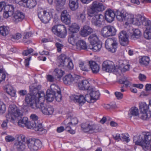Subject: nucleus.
Instances as JSON below:
<instances>
[{
    "mask_svg": "<svg viewBox=\"0 0 151 151\" xmlns=\"http://www.w3.org/2000/svg\"><path fill=\"white\" fill-rule=\"evenodd\" d=\"M25 5H24L23 7L32 8L36 5L35 0H25Z\"/></svg>",
    "mask_w": 151,
    "mask_h": 151,
    "instance_id": "36",
    "label": "nucleus"
},
{
    "mask_svg": "<svg viewBox=\"0 0 151 151\" xmlns=\"http://www.w3.org/2000/svg\"><path fill=\"white\" fill-rule=\"evenodd\" d=\"M65 0H55V2L57 6H63L65 3Z\"/></svg>",
    "mask_w": 151,
    "mask_h": 151,
    "instance_id": "63",
    "label": "nucleus"
},
{
    "mask_svg": "<svg viewBox=\"0 0 151 151\" xmlns=\"http://www.w3.org/2000/svg\"><path fill=\"white\" fill-rule=\"evenodd\" d=\"M54 93H52L50 92V90H47L46 94V100L49 102L52 101L54 99Z\"/></svg>",
    "mask_w": 151,
    "mask_h": 151,
    "instance_id": "47",
    "label": "nucleus"
},
{
    "mask_svg": "<svg viewBox=\"0 0 151 151\" xmlns=\"http://www.w3.org/2000/svg\"><path fill=\"white\" fill-rule=\"evenodd\" d=\"M144 37L147 39H151V31L145 30L144 33Z\"/></svg>",
    "mask_w": 151,
    "mask_h": 151,
    "instance_id": "62",
    "label": "nucleus"
},
{
    "mask_svg": "<svg viewBox=\"0 0 151 151\" xmlns=\"http://www.w3.org/2000/svg\"><path fill=\"white\" fill-rule=\"evenodd\" d=\"M55 75L58 78H61L64 73V71L60 69L56 68L55 70Z\"/></svg>",
    "mask_w": 151,
    "mask_h": 151,
    "instance_id": "53",
    "label": "nucleus"
},
{
    "mask_svg": "<svg viewBox=\"0 0 151 151\" xmlns=\"http://www.w3.org/2000/svg\"><path fill=\"white\" fill-rule=\"evenodd\" d=\"M118 43L116 39L114 38H109L106 41L105 47L109 52L114 53L117 47Z\"/></svg>",
    "mask_w": 151,
    "mask_h": 151,
    "instance_id": "7",
    "label": "nucleus"
},
{
    "mask_svg": "<svg viewBox=\"0 0 151 151\" xmlns=\"http://www.w3.org/2000/svg\"><path fill=\"white\" fill-rule=\"evenodd\" d=\"M61 21L67 24H68L70 22V16L66 10H63L61 12Z\"/></svg>",
    "mask_w": 151,
    "mask_h": 151,
    "instance_id": "19",
    "label": "nucleus"
},
{
    "mask_svg": "<svg viewBox=\"0 0 151 151\" xmlns=\"http://www.w3.org/2000/svg\"><path fill=\"white\" fill-rule=\"evenodd\" d=\"M91 44H95L99 42V35L96 34H93L91 35L88 37Z\"/></svg>",
    "mask_w": 151,
    "mask_h": 151,
    "instance_id": "28",
    "label": "nucleus"
},
{
    "mask_svg": "<svg viewBox=\"0 0 151 151\" xmlns=\"http://www.w3.org/2000/svg\"><path fill=\"white\" fill-rule=\"evenodd\" d=\"M79 27L78 24L76 23H74L70 27L69 30L71 32L75 33L79 31Z\"/></svg>",
    "mask_w": 151,
    "mask_h": 151,
    "instance_id": "49",
    "label": "nucleus"
},
{
    "mask_svg": "<svg viewBox=\"0 0 151 151\" xmlns=\"http://www.w3.org/2000/svg\"><path fill=\"white\" fill-rule=\"evenodd\" d=\"M105 7L102 3L97 1H94L92 4L91 8L88 11L89 16L92 17L91 22L92 24L98 27H100L102 22L104 20L103 15L98 14V12L103 11Z\"/></svg>",
    "mask_w": 151,
    "mask_h": 151,
    "instance_id": "1",
    "label": "nucleus"
},
{
    "mask_svg": "<svg viewBox=\"0 0 151 151\" xmlns=\"http://www.w3.org/2000/svg\"><path fill=\"white\" fill-rule=\"evenodd\" d=\"M22 115V114L20 109L15 105H13L9 106V113L6 117L7 119H10L12 122L20 118Z\"/></svg>",
    "mask_w": 151,
    "mask_h": 151,
    "instance_id": "4",
    "label": "nucleus"
},
{
    "mask_svg": "<svg viewBox=\"0 0 151 151\" xmlns=\"http://www.w3.org/2000/svg\"><path fill=\"white\" fill-rule=\"evenodd\" d=\"M47 90H50V92L54 93L57 92H59L61 91L59 87L54 84H52L50 86V89H49Z\"/></svg>",
    "mask_w": 151,
    "mask_h": 151,
    "instance_id": "48",
    "label": "nucleus"
},
{
    "mask_svg": "<svg viewBox=\"0 0 151 151\" xmlns=\"http://www.w3.org/2000/svg\"><path fill=\"white\" fill-rule=\"evenodd\" d=\"M115 14L112 10L108 9L106 11L105 15L106 20L108 22H111L114 20L115 17Z\"/></svg>",
    "mask_w": 151,
    "mask_h": 151,
    "instance_id": "18",
    "label": "nucleus"
},
{
    "mask_svg": "<svg viewBox=\"0 0 151 151\" xmlns=\"http://www.w3.org/2000/svg\"><path fill=\"white\" fill-rule=\"evenodd\" d=\"M9 28L7 26H2L0 27V33L1 35L6 36L9 33Z\"/></svg>",
    "mask_w": 151,
    "mask_h": 151,
    "instance_id": "38",
    "label": "nucleus"
},
{
    "mask_svg": "<svg viewBox=\"0 0 151 151\" xmlns=\"http://www.w3.org/2000/svg\"><path fill=\"white\" fill-rule=\"evenodd\" d=\"M81 127V130L85 133H92L99 131V126L91 122L83 123Z\"/></svg>",
    "mask_w": 151,
    "mask_h": 151,
    "instance_id": "5",
    "label": "nucleus"
},
{
    "mask_svg": "<svg viewBox=\"0 0 151 151\" xmlns=\"http://www.w3.org/2000/svg\"><path fill=\"white\" fill-rule=\"evenodd\" d=\"M66 119L63 122V124L65 126V129L67 132H69L71 134H74L75 133V131L74 130H73L72 127H74V126H71V124L70 123H67Z\"/></svg>",
    "mask_w": 151,
    "mask_h": 151,
    "instance_id": "27",
    "label": "nucleus"
},
{
    "mask_svg": "<svg viewBox=\"0 0 151 151\" xmlns=\"http://www.w3.org/2000/svg\"><path fill=\"white\" fill-rule=\"evenodd\" d=\"M78 86L80 89L82 90H91V87L90 86V84L87 80L82 81L78 83Z\"/></svg>",
    "mask_w": 151,
    "mask_h": 151,
    "instance_id": "21",
    "label": "nucleus"
},
{
    "mask_svg": "<svg viewBox=\"0 0 151 151\" xmlns=\"http://www.w3.org/2000/svg\"><path fill=\"white\" fill-rule=\"evenodd\" d=\"M37 127L38 125L36 123L28 121L26 127L28 129H32Z\"/></svg>",
    "mask_w": 151,
    "mask_h": 151,
    "instance_id": "57",
    "label": "nucleus"
},
{
    "mask_svg": "<svg viewBox=\"0 0 151 151\" xmlns=\"http://www.w3.org/2000/svg\"><path fill=\"white\" fill-rule=\"evenodd\" d=\"M119 68L122 71L125 72L129 70L130 65L126 60H120Z\"/></svg>",
    "mask_w": 151,
    "mask_h": 151,
    "instance_id": "23",
    "label": "nucleus"
},
{
    "mask_svg": "<svg viewBox=\"0 0 151 151\" xmlns=\"http://www.w3.org/2000/svg\"><path fill=\"white\" fill-rule=\"evenodd\" d=\"M12 20L15 23L21 22L24 18L25 16L23 13L19 11H16L12 15Z\"/></svg>",
    "mask_w": 151,
    "mask_h": 151,
    "instance_id": "16",
    "label": "nucleus"
},
{
    "mask_svg": "<svg viewBox=\"0 0 151 151\" xmlns=\"http://www.w3.org/2000/svg\"><path fill=\"white\" fill-rule=\"evenodd\" d=\"M54 108L51 106H48L47 107H46L43 114L45 115H51L54 112Z\"/></svg>",
    "mask_w": 151,
    "mask_h": 151,
    "instance_id": "51",
    "label": "nucleus"
},
{
    "mask_svg": "<svg viewBox=\"0 0 151 151\" xmlns=\"http://www.w3.org/2000/svg\"><path fill=\"white\" fill-rule=\"evenodd\" d=\"M139 62L140 64L147 66L149 63L150 58L148 57L143 56L139 59Z\"/></svg>",
    "mask_w": 151,
    "mask_h": 151,
    "instance_id": "44",
    "label": "nucleus"
},
{
    "mask_svg": "<svg viewBox=\"0 0 151 151\" xmlns=\"http://www.w3.org/2000/svg\"><path fill=\"white\" fill-rule=\"evenodd\" d=\"M37 99L30 94L28 93L25 96V100L27 104H30L32 102L35 101V100H37Z\"/></svg>",
    "mask_w": 151,
    "mask_h": 151,
    "instance_id": "39",
    "label": "nucleus"
},
{
    "mask_svg": "<svg viewBox=\"0 0 151 151\" xmlns=\"http://www.w3.org/2000/svg\"><path fill=\"white\" fill-rule=\"evenodd\" d=\"M91 93L89 94H87L84 96V99L85 100V102L86 101L87 102L89 103H93L94 102V101L93 100Z\"/></svg>",
    "mask_w": 151,
    "mask_h": 151,
    "instance_id": "54",
    "label": "nucleus"
},
{
    "mask_svg": "<svg viewBox=\"0 0 151 151\" xmlns=\"http://www.w3.org/2000/svg\"><path fill=\"white\" fill-rule=\"evenodd\" d=\"M151 138V134L149 133L145 134H143L139 135L138 137H133V141L135 145L142 146L145 150L146 146L148 145L149 140Z\"/></svg>",
    "mask_w": 151,
    "mask_h": 151,
    "instance_id": "3",
    "label": "nucleus"
},
{
    "mask_svg": "<svg viewBox=\"0 0 151 151\" xmlns=\"http://www.w3.org/2000/svg\"><path fill=\"white\" fill-rule=\"evenodd\" d=\"M6 77V73L3 68L0 69V83L5 80Z\"/></svg>",
    "mask_w": 151,
    "mask_h": 151,
    "instance_id": "52",
    "label": "nucleus"
},
{
    "mask_svg": "<svg viewBox=\"0 0 151 151\" xmlns=\"http://www.w3.org/2000/svg\"><path fill=\"white\" fill-rule=\"evenodd\" d=\"M53 9H51L49 11L42 10L38 13V17L42 22L47 23L49 22L53 16Z\"/></svg>",
    "mask_w": 151,
    "mask_h": 151,
    "instance_id": "10",
    "label": "nucleus"
},
{
    "mask_svg": "<svg viewBox=\"0 0 151 151\" xmlns=\"http://www.w3.org/2000/svg\"><path fill=\"white\" fill-rule=\"evenodd\" d=\"M78 0H69V6L70 9L72 11H75L79 7Z\"/></svg>",
    "mask_w": 151,
    "mask_h": 151,
    "instance_id": "26",
    "label": "nucleus"
},
{
    "mask_svg": "<svg viewBox=\"0 0 151 151\" xmlns=\"http://www.w3.org/2000/svg\"><path fill=\"white\" fill-rule=\"evenodd\" d=\"M116 32L115 28L110 25L104 26L102 28L101 32V35L104 37L114 35Z\"/></svg>",
    "mask_w": 151,
    "mask_h": 151,
    "instance_id": "12",
    "label": "nucleus"
},
{
    "mask_svg": "<svg viewBox=\"0 0 151 151\" xmlns=\"http://www.w3.org/2000/svg\"><path fill=\"white\" fill-rule=\"evenodd\" d=\"M29 148L31 151H37L38 149L37 139H27L24 135H20L17 137V141L14 145V147L17 151H24L25 149L26 146L24 142L25 140Z\"/></svg>",
    "mask_w": 151,
    "mask_h": 151,
    "instance_id": "2",
    "label": "nucleus"
},
{
    "mask_svg": "<svg viewBox=\"0 0 151 151\" xmlns=\"http://www.w3.org/2000/svg\"><path fill=\"white\" fill-rule=\"evenodd\" d=\"M138 115L139 111L137 108L133 107L130 109L128 113L129 117L131 118L132 116L134 117L138 116Z\"/></svg>",
    "mask_w": 151,
    "mask_h": 151,
    "instance_id": "33",
    "label": "nucleus"
},
{
    "mask_svg": "<svg viewBox=\"0 0 151 151\" xmlns=\"http://www.w3.org/2000/svg\"><path fill=\"white\" fill-rule=\"evenodd\" d=\"M67 123H70L71 124L72 126H75V125L77 124L78 121L76 117H70L66 119Z\"/></svg>",
    "mask_w": 151,
    "mask_h": 151,
    "instance_id": "45",
    "label": "nucleus"
},
{
    "mask_svg": "<svg viewBox=\"0 0 151 151\" xmlns=\"http://www.w3.org/2000/svg\"><path fill=\"white\" fill-rule=\"evenodd\" d=\"M115 68L114 63L112 61L106 60L104 61L102 64V69L106 72H112L115 70Z\"/></svg>",
    "mask_w": 151,
    "mask_h": 151,
    "instance_id": "14",
    "label": "nucleus"
},
{
    "mask_svg": "<svg viewBox=\"0 0 151 151\" xmlns=\"http://www.w3.org/2000/svg\"><path fill=\"white\" fill-rule=\"evenodd\" d=\"M101 47V45L98 42L95 44H90L88 46V49H91L93 51L96 52L99 51Z\"/></svg>",
    "mask_w": 151,
    "mask_h": 151,
    "instance_id": "32",
    "label": "nucleus"
},
{
    "mask_svg": "<svg viewBox=\"0 0 151 151\" xmlns=\"http://www.w3.org/2000/svg\"><path fill=\"white\" fill-rule=\"evenodd\" d=\"M7 93L12 96H14L16 94V92L13 89L12 87L10 84L6 85L4 87Z\"/></svg>",
    "mask_w": 151,
    "mask_h": 151,
    "instance_id": "30",
    "label": "nucleus"
},
{
    "mask_svg": "<svg viewBox=\"0 0 151 151\" xmlns=\"http://www.w3.org/2000/svg\"><path fill=\"white\" fill-rule=\"evenodd\" d=\"M34 50L32 48H28L27 50H24L22 52V54L24 56H27L29 54L32 52Z\"/></svg>",
    "mask_w": 151,
    "mask_h": 151,
    "instance_id": "64",
    "label": "nucleus"
},
{
    "mask_svg": "<svg viewBox=\"0 0 151 151\" xmlns=\"http://www.w3.org/2000/svg\"><path fill=\"white\" fill-rule=\"evenodd\" d=\"M139 106L141 112H147L148 110L150 111L149 105L145 102H139Z\"/></svg>",
    "mask_w": 151,
    "mask_h": 151,
    "instance_id": "34",
    "label": "nucleus"
},
{
    "mask_svg": "<svg viewBox=\"0 0 151 151\" xmlns=\"http://www.w3.org/2000/svg\"><path fill=\"white\" fill-rule=\"evenodd\" d=\"M70 98L74 102L78 103L79 104H83L85 103L84 96L82 95H73L70 96Z\"/></svg>",
    "mask_w": 151,
    "mask_h": 151,
    "instance_id": "20",
    "label": "nucleus"
},
{
    "mask_svg": "<svg viewBox=\"0 0 151 151\" xmlns=\"http://www.w3.org/2000/svg\"><path fill=\"white\" fill-rule=\"evenodd\" d=\"M79 66L82 70L88 71L89 70L90 67L89 62V63L81 62L79 63Z\"/></svg>",
    "mask_w": 151,
    "mask_h": 151,
    "instance_id": "37",
    "label": "nucleus"
},
{
    "mask_svg": "<svg viewBox=\"0 0 151 151\" xmlns=\"http://www.w3.org/2000/svg\"><path fill=\"white\" fill-rule=\"evenodd\" d=\"M51 30L54 34L61 38L64 37L67 34L66 27L63 25H55L52 27Z\"/></svg>",
    "mask_w": 151,
    "mask_h": 151,
    "instance_id": "8",
    "label": "nucleus"
},
{
    "mask_svg": "<svg viewBox=\"0 0 151 151\" xmlns=\"http://www.w3.org/2000/svg\"><path fill=\"white\" fill-rule=\"evenodd\" d=\"M46 132V130L42 128V124H38V135H42L45 134Z\"/></svg>",
    "mask_w": 151,
    "mask_h": 151,
    "instance_id": "60",
    "label": "nucleus"
},
{
    "mask_svg": "<svg viewBox=\"0 0 151 151\" xmlns=\"http://www.w3.org/2000/svg\"><path fill=\"white\" fill-rule=\"evenodd\" d=\"M142 25L144 26L145 30L151 31V21L145 20L142 22Z\"/></svg>",
    "mask_w": 151,
    "mask_h": 151,
    "instance_id": "46",
    "label": "nucleus"
},
{
    "mask_svg": "<svg viewBox=\"0 0 151 151\" xmlns=\"http://www.w3.org/2000/svg\"><path fill=\"white\" fill-rule=\"evenodd\" d=\"M77 39L75 34H70L68 37V42L73 46L76 44Z\"/></svg>",
    "mask_w": 151,
    "mask_h": 151,
    "instance_id": "42",
    "label": "nucleus"
},
{
    "mask_svg": "<svg viewBox=\"0 0 151 151\" xmlns=\"http://www.w3.org/2000/svg\"><path fill=\"white\" fill-rule=\"evenodd\" d=\"M4 8V17L7 18L12 16L14 11V7L13 5H6V3L4 1L0 2V12Z\"/></svg>",
    "mask_w": 151,
    "mask_h": 151,
    "instance_id": "6",
    "label": "nucleus"
},
{
    "mask_svg": "<svg viewBox=\"0 0 151 151\" xmlns=\"http://www.w3.org/2000/svg\"><path fill=\"white\" fill-rule=\"evenodd\" d=\"M126 13L123 11H118L117 12L116 18L117 20L120 21H125Z\"/></svg>",
    "mask_w": 151,
    "mask_h": 151,
    "instance_id": "41",
    "label": "nucleus"
},
{
    "mask_svg": "<svg viewBox=\"0 0 151 151\" xmlns=\"http://www.w3.org/2000/svg\"><path fill=\"white\" fill-rule=\"evenodd\" d=\"M119 37L120 43L121 45L126 46L128 44V36L125 31H121L119 34Z\"/></svg>",
    "mask_w": 151,
    "mask_h": 151,
    "instance_id": "15",
    "label": "nucleus"
},
{
    "mask_svg": "<svg viewBox=\"0 0 151 151\" xmlns=\"http://www.w3.org/2000/svg\"><path fill=\"white\" fill-rule=\"evenodd\" d=\"M6 111V106L3 103L0 101V114H4Z\"/></svg>",
    "mask_w": 151,
    "mask_h": 151,
    "instance_id": "61",
    "label": "nucleus"
},
{
    "mask_svg": "<svg viewBox=\"0 0 151 151\" xmlns=\"http://www.w3.org/2000/svg\"><path fill=\"white\" fill-rule=\"evenodd\" d=\"M133 32L131 36V39L135 40L136 39L139 38L142 35L140 30L138 29H133Z\"/></svg>",
    "mask_w": 151,
    "mask_h": 151,
    "instance_id": "29",
    "label": "nucleus"
},
{
    "mask_svg": "<svg viewBox=\"0 0 151 151\" xmlns=\"http://www.w3.org/2000/svg\"><path fill=\"white\" fill-rule=\"evenodd\" d=\"M80 76L78 75L68 74L63 78L64 83L67 85H70L78 83L80 81Z\"/></svg>",
    "mask_w": 151,
    "mask_h": 151,
    "instance_id": "11",
    "label": "nucleus"
},
{
    "mask_svg": "<svg viewBox=\"0 0 151 151\" xmlns=\"http://www.w3.org/2000/svg\"><path fill=\"white\" fill-rule=\"evenodd\" d=\"M36 84H33L29 86V89L30 94L37 99L36 96L38 94V86Z\"/></svg>",
    "mask_w": 151,
    "mask_h": 151,
    "instance_id": "31",
    "label": "nucleus"
},
{
    "mask_svg": "<svg viewBox=\"0 0 151 151\" xmlns=\"http://www.w3.org/2000/svg\"><path fill=\"white\" fill-rule=\"evenodd\" d=\"M129 136L128 134L126 133H123L121 135V140L128 142L129 141Z\"/></svg>",
    "mask_w": 151,
    "mask_h": 151,
    "instance_id": "55",
    "label": "nucleus"
},
{
    "mask_svg": "<svg viewBox=\"0 0 151 151\" xmlns=\"http://www.w3.org/2000/svg\"><path fill=\"white\" fill-rule=\"evenodd\" d=\"M90 90L91 91L90 93L92 96L91 97L94 102L99 99L100 93L98 91H95L94 88L92 87Z\"/></svg>",
    "mask_w": 151,
    "mask_h": 151,
    "instance_id": "35",
    "label": "nucleus"
},
{
    "mask_svg": "<svg viewBox=\"0 0 151 151\" xmlns=\"http://www.w3.org/2000/svg\"><path fill=\"white\" fill-rule=\"evenodd\" d=\"M144 19L145 18L144 17L140 14H138L135 18L134 17L132 21V23L133 24L139 26L141 24V23L142 24V22Z\"/></svg>",
    "mask_w": 151,
    "mask_h": 151,
    "instance_id": "24",
    "label": "nucleus"
},
{
    "mask_svg": "<svg viewBox=\"0 0 151 151\" xmlns=\"http://www.w3.org/2000/svg\"><path fill=\"white\" fill-rule=\"evenodd\" d=\"M134 17V15L133 14L126 13V15L125 17V20H126L127 21L129 22H132V21Z\"/></svg>",
    "mask_w": 151,
    "mask_h": 151,
    "instance_id": "59",
    "label": "nucleus"
},
{
    "mask_svg": "<svg viewBox=\"0 0 151 151\" xmlns=\"http://www.w3.org/2000/svg\"><path fill=\"white\" fill-rule=\"evenodd\" d=\"M64 66L66 67L70 70L73 69V65L72 60L69 58L66 59Z\"/></svg>",
    "mask_w": 151,
    "mask_h": 151,
    "instance_id": "50",
    "label": "nucleus"
},
{
    "mask_svg": "<svg viewBox=\"0 0 151 151\" xmlns=\"http://www.w3.org/2000/svg\"><path fill=\"white\" fill-rule=\"evenodd\" d=\"M147 112H141L140 118L144 120H146L150 118V115L149 114L148 115Z\"/></svg>",
    "mask_w": 151,
    "mask_h": 151,
    "instance_id": "56",
    "label": "nucleus"
},
{
    "mask_svg": "<svg viewBox=\"0 0 151 151\" xmlns=\"http://www.w3.org/2000/svg\"><path fill=\"white\" fill-rule=\"evenodd\" d=\"M89 66L92 72L94 74L97 73L99 70V65L95 61H89Z\"/></svg>",
    "mask_w": 151,
    "mask_h": 151,
    "instance_id": "25",
    "label": "nucleus"
},
{
    "mask_svg": "<svg viewBox=\"0 0 151 151\" xmlns=\"http://www.w3.org/2000/svg\"><path fill=\"white\" fill-rule=\"evenodd\" d=\"M74 48L77 50H86L88 48L86 42L83 40H78L75 45H74Z\"/></svg>",
    "mask_w": 151,
    "mask_h": 151,
    "instance_id": "17",
    "label": "nucleus"
},
{
    "mask_svg": "<svg viewBox=\"0 0 151 151\" xmlns=\"http://www.w3.org/2000/svg\"><path fill=\"white\" fill-rule=\"evenodd\" d=\"M93 32V29L87 25L83 27L80 31V34L83 37H85L91 34Z\"/></svg>",
    "mask_w": 151,
    "mask_h": 151,
    "instance_id": "22",
    "label": "nucleus"
},
{
    "mask_svg": "<svg viewBox=\"0 0 151 151\" xmlns=\"http://www.w3.org/2000/svg\"><path fill=\"white\" fill-rule=\"evenodd\" d=\"M53 9H51L49 11L42 10L38 13V17L42 22L47 23L49 22L53 16Z\"/></svg>",
    "mask_w": 151,
    "mask_h": 151,
    "instance_id": "9",
    "label": "nucleus"
},
{
    "mask_svg": "<svg viewBox=\"0 0 151 151\" xmlns=\"http://www.w3.org/2000/svg\"><path fill=\"white\" fill-rule=\"evenodd\" d=\"M55 99L56 101L58 102H60L62 100V96L61 94V91L60 92L55 93L54 94Z\"/></svg>",
    "mask_w": 151,
    "mask_h": 151,
    "instance_id": "58",
    "label": "nucleus"
},
{
    "mask_svg": "<svg viewBox=\"0 0 151 151\" xmlns=\"http://www.w3.org/2000/svg\"><path fill=\"white\" fill-rule=\"evenodd\" d=\"M28 121V118L26 117H24L18 121V124L21 127H26Z\"/></svg>",
    "mask_w": 151,
    "mask_h": 151,
    "instance_id": "43",
    "label": "nucleus"
},
{
    "mask_svg": "<svg viewBox=\"0 0 151 151\" xmlns=\"http://www.w3.org/2000/svg\"><path fill=\"white\" fill-rule=\"evenodd\" d=\"M45 94L43 91H38V109L43 114L46 108V105L44 103L45 99Z\"/></svg>",
    "mask_w": 151,
    "mask_h": 151,
    "instance_id": "13",
    "label": "nucleus"
},
{
    "mask_svg": "<svg viewBox=\"0 0 151 151\" xmlns=\"http://www.w3.org/2000/svg\"><path fill=\"white\" fill-rule=\"evenodd\" d=\"M68 58H66V56L65 55L62 54L60 55L58 58V62L60 64V66L61 67L64 66L66 59Z\"/></svg>",
    "mask_w": 151,
    "mask_h": 151,
    "instance_id": "40",
    "label": "nucleus"
}]
</instances>
